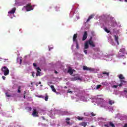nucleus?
<instances>
[{"mask_svg": "<svg viewBox=\"0 0 127 127\" xmlns=\"http://www.w3.org/2000/svg\"><path fill=\"white\" fill-rule=\"evenodd\" d=\"M1 71L4 73V76H7L9 74V69L6 66L2 67Z\"/></svg>", "mask_w": 127, "mask_h": 127, "instance_id": "f257e3e1", "label": "nucleus"}, {"mask_svg": "<svg viewBox=\"0 0 127 127\" xmlns=\"http://www.w3.org/2000/svg\"><path fill=\"white\" fill-rule=\"evenodd\" d=\"M83 70H84V71H94L95 69L91 67H88L87 66L84 65L83 66Z\"/></svg>", "mask_w": 127, "mask_h": 127, "instance_id": "f03ea898", "label": "nucleus"}, {"mask_svg": "<svg viewBox=\"0 0 127 127\" xmlns=\"http://www.w3.org/2000/svg\"><path fill=\"white\" fill-rule=\"evenodd\" d=\"M26 9L27 11H30V10H33L32 6L30 4H27L26 6Z\"/></svg>", "mask_w": 127, "mask_h": 127, "instance_id": "7ed1b4c3", "label": "nucleus"}, {"mask_svg": "<svg viewBox=\"0 0 127 127\" xmlns=\"http://www.w3.org/2000/svg\"><path fill=\"white\" fill-rule=\"evenodd\" d=\"M88 42V44L90 46H92V47H95L96 45H95V44H94V42L92 41V38H91L88 41H87Z\"/></svg>", "mask_w": 127, "mask_h": 127, "instance_id": "20e7f679", "label": "nucleus"}, {"mask_svg": "<svg viewBox=\"0 0 127 127\" xmlns=\"http://www.w3.org/2000/svg\"><path fill=\"white\" fill-rule=\"evenodd\" d=\"M36 69L37 70V73H36V76L37 77H38V76H40V74H41V69H40L39 67L36 68Z\"/></svg>", "mask_w": 127, "mask_h": 127, "instance_id": "39448f33", "label": "nucleus"}, {"mask_svg": "<svg viewBox=\"0 0 127 127\" xmlns=\"http://www.w3.org/2000/svg\"><path fill=\"white\" fill-rule=\"evenodd\" d=\"M113 37L114 38V39L116 42H117L118 45H119L120 44V43H119V35L117 34L114 35Z\"/></svg>", "mask_w": 127, "mask_h": 127, "instance_id": "423d86ee", "label": "nucleus"}, {"mask_svg": "<svg viewBox=\"0 0 127 127\" xmlns=\"http://www.w3.org/2000/svg\"><path fill=\"white\" fill-rule=\"evenodd\" d=\"M32 116L33 117H38V112L36 110V109H34L33 113H32Z\"/></svg>", "mask_w": 127, "mask_h": 127, "instance_id": "0eeeda50", "label": "nucleus"}, {"mask_svg": "<svg viewBox=\"0 0 127 127\" xmlns=\"http://www.w3.org/2000/svg\"><path fill=\"white\" fill-rule=\"evenodd\" d=\"M78 80H81V79L79 76H76V77H71L70 78V81H77Z\"/></svg>", "mask_w": 127, "mask_h": 127, "instance_id": "6e6552de", "label": "nucleus"}, {"mask_svg": "<svg viewBox=\"0 0 127 127\" xmlns=\"http://www.w3.org/2000/svg\"><path fill=\"white\" fill-rule=\"evenodd\" d=\"M15 10H16V8H13L10 11L8 12V13H10L11 14H13L15 12Z\"/></svg>", "mask_w": 127, "mask_h": 127, "instance_id": "1a4fd4ad", "label": "nucleus"}, {"mask_svg": "<svg viewBox=\"0 0 127 127\" xmlns=\"http://www.w3.org/2000/svg\"><path fill=\"white\" fill-rule=\"evenodd\" d=\"M94 16H95L94 14L90 15L89 16L88 18L87 19L86 22H89V20H91V19H92V18H94Z\"/></svg>", "mask_w": 127, "mask_h": 127, "instance_id": "9d476101", "label": "nucleus"}, {"mask_svg": "<svg viewBox=\"0 0 127 127\" xmlns=\"http://www.w3.org/2000/svg\"><path fill=\"white\" fill-rule=\"evenodd\" d=\"M87 37H88V34L87 32H85L83 36L82 40H86L87 39Z\"/></svg>", "mask_w": 127, "mask_h": 127, "instance_id": "9b49d317", "label": "nucleus"}, {"mask_svg": "<svg viewBox=\"0 0 127 127\" xmlns=\"http://www.w3.org/2000/svg\"><path fill=\"white\" fill-rule=\"evenodd\" d=\"M88 48H89V43L87 41L84 44V49H88Z\"/></svg>", "mask_w": 127, "mask_h": 127, "instance_id": "f8f14e48", "label": "nucleus"}, {"mask_svg": "<svg viewBox=\"0 0 127 127\" xmlns=\"http://www.w3.org/2000/svg\"><path fill=\"white\" fill-rule=\"evenodd\" d=\"M67 73H69L70 75H73V71L72 70V68L69 67L67 70Z\"/></svg>", "mask_w": 127, "mask_h": 127, "instance_id": "ddd939ff", "label": "nucleus"}, {"mask_svg": "<svg viewBox=\"0 0 127 127\" xmlns=\"http://www.w3.org/2000/svg\"><path fill=\"white\" fill-rule=\"evenodd\" d=\"M118 78L120 79V80H125V78L123 74H119L118 75Z\"/></svg>", "mask_w": 127, "mask_h": 127, "instance_id": "4468645a", "label": "nucleus"}, {"mask_svg": "<svg viewBox=\"0 0 127 127\" xmlns=\"http://www.w3.org/2000/svg\"><path fill=\"white\" fill-rule=\"evenodd\" d=\"M121 83L118 85L119 87H122L123 85V83H126V81L124 80H120Z\"/></svg>", "mask_w": 127, "mask_h": 127, "instance_id": "2eb2a0df", "label": "nucleus"}, {"mask_svg": "<svg viewBox=\"0 0 127 127\" xmlns=\"http://www.w3.org/2000/svg\"><path fill=\"white\" fill-rule=\"evenodd\" d=\"M50 87L53 92H54V93H56V89H55V88L54 87V85H51Z\"/></svg>", "mask_w": 127, "mask_h": 127, "instance_id": "dca6fc26", "label": "nucleus"}, {"mask_svg": "<svg viewBox=\"0 0 127 127\" xmlns=\"http://www.w3.org/2000/svg\"><path fill=\"white\" fill-rule=\"evenodd\" d=\"M80 126H82V127H87V123H86V122H82L80 124Z\"/></svg>", "mask_w": 127, "mask_h": 127, "instance_id": "f3484780", "label": "nucleus"}, {"mask_svg": "<svg viewBox=\"0 0 127 127\" xmlns=\"http://www.w3.org/2000/svg\"><path fill=\"white\" fill-rule=\"evenodd\" d=\"M48 98H49V96H48V94L47 93H46L45 94V97L44 99H45V100L46 102H47V101H48Z\"/></svg>", "mask_w": 127, "mask_h": 127, "instance_id": "a211bd4d", "label": "nucleus"}, {"mask_svg": "<svg viewBox=\"0 0 127 127\" xmlns=\"http://www.w3.org/2000/svg\"><path fill=\"white\" fill-rule=\"evenodd\" d=\"M78 35L77 34H74L73 37V41H76V38H77Z\"/></svg>", "mask_w": 127, "mask_h": 127, "instance_id": "6ab92c4d", "label": "nucleus"}, {"mask_svg": "<svg viewBox=\"0 0 127 127\" xmlns=\"http://www.w3.org/2000/svg\"><path fill=\"white\" fill-rule=\"evenodd\" d=\"M70 118H66L65 119V120L66 121V124L67 125H70Z\"/></svg>", "mask_w": 127, "mask_h": 127, "instance_id": "aec40b11", "label": "nucleus"}, {"mask_svg": "<svg viewBox=\"0 0 127 127\" xmlns=\"http://www.w3.org/2000/svg\"><path fill=\"white\" fill-rule=\"evenodd\" d=\"M109 126H110V127H115V124H114V123H113V122H109Z\"/></svg>", "mask_w": 127, "mask_h": 127, "instance_id": "412c9836", "label": "nucleus"}, {"mask_svg": "<svg viewBox=\"0 0 127 127\" xmlns=\"http://www.w3.org/2000/svg\"><path fill=\"white\" fill-rule=\"evenodd\" d=\"M109 104L110 105H112L113 104H115V102L113 100H109Z\"/></svg>", "mask_w": 127, "mask_h": 127, "instance_id": "4be33fe9", "label": "nucleus"}, {"mask_svg": "<svg viewBox=\"0 0 127 127\" xmlns=\"http://www.w3.org/2000/svg\"><path fill=\"white\" fill-rule=\"evenodd\" d=\"M102 74H103V75H106V76H107L108 77H109V75L110 73L104 72H103Z\"/></svg>", "mask_w": 127, "mask_h": 127, "instance_id": "5701e85b", "label": "nucleus"}, {"mask_svg": "<svg viewBox=\"0 0 127 127\" xmlns=\"http://www.w3.org/2000/svg\"><path fill=\"white\" fill-rule=\"evenodd\" d=\"M83 118L82 117H77V120H78V121H82V120H83Z\"/></svg>", "mask_w": 127, "mask_h": 127, "instance_id": "b1692460", "label": "nucleus"}, {"mask_svg": "<svg viewBox=\"0 0 127 127\" xmlns=\"http://www.w3.org/2000/svg\"><path fill=\"white\" fill-rule=\"evenodd\" d=\"M101 87H102V85H98L96 87V89L97 90H99V89H100V88H101Z\"/></svg>", "mask_w": 127, "mask_h": 127, "instance_id": "393cba45", "label": "nucleus"}, {"mask_svg": "<svg viewBox=\"0 0 127 127\" xmlns=\"http://www.w3.org/2000/svg\"><path fill=\"white\" fill-rule=\"evenodd\" d=\"M104 30L105 31H106V32H110V31L108 30V28H107V27L104 28Z\"/></svg>", "mask_w": 127, "mask_h": 127, "instance_id": "a878e982", "label": "nucleus"}, {"mask_svg": "<svg viewBox=\"0 0 127 127\" xmlns=\"http://www.w3.org/2000/svg\"><path fill=\"white\" fill-rule=\"evenodd\" d=\"M76 49H79V44L77 42H76Z\"/></svg>", "mask_w": 127, "mask_h": 127, "instance_id": "bb28decb", "label": "nucleus"}, {"mask_svg": "<svg viewBox=\"0 0 127 127\" xmlns=\"http://www.w3.org/2000/svg\"><path fill=\"white\" fill-rule=\"evenodd\" d=\"M94 51H100V48H96L94 49Z\"/></svg>", "mask_w": 127, "mask_h": 127, "instance_id": "cd10ccee", "label": "nucleus"}, {"mask_svg": "<svg viewBox=\"0 0 127 127\" xmlns=\"http://www.w3.org/2000/svg\"><path fill=\"white\" fill-rule=\"evenodd\" d=\"M6 96L8 98H9L10 97H11V95L7 94V93H5Z\"/></svg>", "mask_w": 127, "mask_h": 127, "instance_id": "c85d7f7f", "label": "nucleus"}, {"mask_svg": "<svg viewBox=\"0 0 127 127\" xmlns=\"http://www.w3.org/2000/svg\"><path fill=\"white\" fill-rule=\"evenodd\" d=\"M118 85H114L112 86V88H115V89H117V88H118Z\"/></svg>", "mask_w": 127, "mask_h": 127, "instance_id": "c756f323", "label": "nucleus"}, {"mask_svg": "<svg viewBox=\"0 0 127 127\" xmlns=\"http://www.w3.org/2000/svg\"><path fill=\"white\" fill-rule=\"evenodd\" d=\"M38 97L42 98V99H44V96H43L42 95L39 96Z\"/></svg>", "mask_w": 127, "mask_h": 127, "instance_id": "7c9ffc66", "label": "nucleus"}, {"mask_svg": "<svg viewBox=\"0 0 127 127\" xmlns=\"http://www.w3.org/2000/svg\"><path fill=\"white\" fill-rule=\"evenodd\" d=\"M84 53H85V54H88V52H87V50H85L84 51Z\"/></svg>", "mask_w": 127, "mask_h": 127, "instance_id": "2f4dec72", "label": "nucleus"}, {"mask_svg": "<svg viewBox=\"0 0 127 127\" xmlns=\"http://www.w3.org/2000/svg\"><path fill=\"white\" fill-rule=\"evenodd\" d=\"M91 116H92V117H95V116H96V115L95 114H94V113H91Z\"/></svg>", "mask_w": 127, "mask_h": 127, "instance_id": "473e14b6", "label": "nucleus"}, {"mask_svg": "<svg viewBox=\"0 0 127 127\" xmlns=\"http://www.w3.org/2000/svg\"><path fill=\"white\" fill-rule=\"evenodd\" d=\"M33 65L34 67H36V66H37L36 64H35V63H33Z\"/></svg>", "mask_w": 127, "mask_h": 127, "instance_id": "72a5a7b5", "label": "nucleus"}, {"mask_svg": "<svg viewBox=\"0 0 127 127\" xmlns=\"http://www.w3.org/2000/svg\"><path fill=\"white\" fill-rule=\"evenodd\" d=\"M2 78L3 80H5V78H6L5 76H2Z\"/></svg>", "mask_w": 127, "mask_h": 127, "instance_id": "f704fd0d", "label": "nucleus"}, {"mask_svg": "<svg viewBox=\"0 0 127 127\" xmlns=\"http://www.w3.org/2000/svg\"><path fill=\"white\" fill-rule=\"evenodd\" d=\"M67 93H72V91H70V90H67Z\"/></svg>", "mask_w": 127, "mask_h": 127, "instance_id": "c9c22d12", "label": "nucleus"}, {"mask_svg": "<svg viewBox=\"0 0 127 127\" xmlns=\"http://www.w3.org/2000/svg\"><path fill=\"white\" fill-rule=\"evenodd\" d=\"M105 127H110V126H109V125H108V124L105 125Z\"/></svg>", "mask_w": 127, "mask_h": 127, "instance_id": "e433bc0d", "label": "nucleus"}, {"mask_svg": "<svg viewBox=\"0 0 127 127\" xmlns=\"http://www.w3.org/2000/svg\"><path fill=\"white\" fill-rule=\"evenodd\" d=\"M21 88V86H19L18 87V90H20Z\"/></svg>", "mask_w": 127, "mask_h": 127, "instance_id": "4c0bfd02", "label": "nucleus"}, {"mask_svg": "<svg viewBox=\"0 0 127 127\" xmlns=\"http://www.w3.org/2000/svg\"><path fill=\"white\" fill-rule=\"evenodd\" d=\"M17 92H18V93H20V92H21L20 89H18V90H17Z\"/></svg>", "mask_w": 127, "mask_h": 127, "instance_id": "58836bf2", "label": "nucleus"}, {"mask_svg": "<svg viewBox=\"0 0 127 127\" xmlns=\"http://www.w3.org/2000/svg\"><path fill=\"white\" fill-rule=\"evenodd\" d=\"M26 95V91H24V95Z\"/></svg>", "mask_w": 127, "mask_h": 127, "instance_id": "ea45409f", "label": "nucleus"}, {"mask_svg": "<svg viewBox=\"0 0 127 127\" xmlns=\"http://www.w3.org/2000/svg\"><path fill=\"white\" fill-rule=\"evenodd\" d=\"M34 72H32V77H34Z\"/></svg>", "mask_w": 127, "mask_h": 127, "instance_id": "a19ab883", "label": "nucleus"}, {"mask_svg": "<svg viewBox=\"0 0 127 127\" xmlns=\"http://www.w3.org/2000/svg\"><path fill=\"white\" fill-rule=\"evenodd\" d=\"M124 127H127V124H125L124 126Z\"/></svg>", "mask_w": 127, "mask_h": 127, "instance_id": "79ce46f5", "label": "nucleus"}, {"mask_svg": "<svg viewBox=\"0 0 127 127\" xmlns=\"http://www.w3.org/2000/svg\"><path fill=\"white\" fill-rule=\"evenodd\" d=\"M55 73L56 74H58V72L57 71H55Z\"/></svg>", "mask_w": 127, "mask_h": 127, "instance_id": "37998d69", "label": "nucleus"}, {"mask_svg": "<svg viewBox=\"0 0 127 127\" xmlns=\"http://www.w3.org/2000/svg\"><path fill=\"white\" fill-rule=\"evenodd\" d=\"M39 85L41 84V81H39Z\"/></svg>", "mask_w": 127, "mask_h": 127, "instance_id": "c03bdc74", "label": "nucleus"}, {"mask_svg": "<svg viewBox=\"0 0 127 127\" xmlns=\"http://www.w3.org/2000/svg\"><path fill=\"white\" fill-rule=\"evenodd\" d=\"M125 93H127V90H124Z\"/></svg>", "mask_w": 127, "mask_h": 127, "instance_id": "a18cd8bd", "label": "nucleus"}, {"mask_svg": "<svg viewBox=\"0 0 127 127\" xmlns=\"http://www.w3.org/2000/svg\"><path fill=\"white\" fill-rule=\"evenodd\" d=\"M67 86H64V89H67Z\"/></svg>", "mask_w": 127, "mask_h": 127, "instance_id": "49530a36", "label": "nucleus"}, {"mask_svg": "<svg viewBox=\"0 0 127 127\" xmlns=\"http://www.w3.org/2000/svg\"><path fill=\"white\" fill-rule=\"evenodd\" d=\"M23 98H24V99H25V95H24V96H23Z\"/></svg>", "mask_w": 127, "mask_h": 127, "instance_id": "de8ad7c7", "label": "nucleus"}, {"mask_svg": "<svg viewBox=\"0 0 127 127\" xmlns=\"http://www.w3.org/2000/svg\"><path fill=\"white\" fill-rule=\"evenodd\" d=\"M125 1L126 2H127V0H125Z\"/></svg>", "mask_w": 127, "mask_h": 127, "instance_id": "09e8293b", "label": "nucleus"}, {"mask_svg": "<svg viewBox=\"0 0 127 127\" xmlns=\"http://www.w3.org/2000/svg\"><path fill=\"white\" fill-rule=\"evenodd\" d=\"M119 1H123L122 0H119Z\"/></svg>", "mask_w": 127, "mask_h": 127, "instance_id": "8fccbe9b", "label": "nucleus"}, {"mask_svg": "<svg viewBox=\"0 0 127 127\" xmlns=\"http://www.w3.org/2000/svg\"><path fill=\"white\" fill-rule=\"evenodd\" d=\"M29 109L30 110V111H31V108H30Z\"/></svg>", "mask_w": 127, "mask_h": 127, "instance_id": "3c124183", "label": "nucleus"}, {"mask_svg": "<svg viewBox=\"0 0 127 127\" xmlns=\"http://www.w3.org/2000/svg\"><path fill=\"white\" fill-rule=\"evenodd\" d=\"M42 118H43V119H44V117H42Z\"/></svg>", "mask_w": 127, "mask_h": 127, "instance_id": "603ef678", "label": "nucleus"}, {"mask_svg": "<svg viewBox=\"0 0 127 127\" xmlns=\"http://www.w3.org/2000/svg\"><path fill=\"white\" fill-rule=\"evenodd\" d=\"M84 32H87V31H84Z\"/></svg>", "mask_w": 127, "mask_h": 127, "instance_id": "864d4df0", "label": "nucleus"}]
</instances>
